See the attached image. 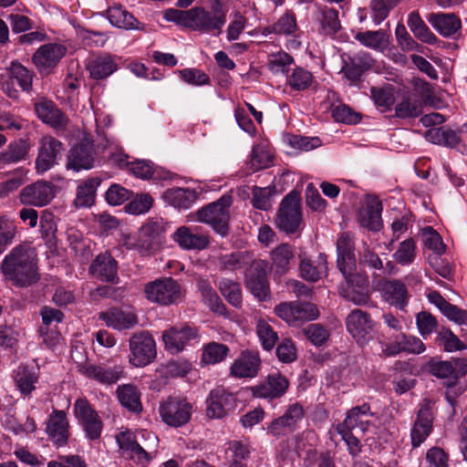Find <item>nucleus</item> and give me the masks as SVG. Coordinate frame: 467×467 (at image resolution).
<instances>
[{
    "label": "nucleus",
    "instance_id": "31",
    "mask_svg": "<svg viewBox=\"0 0 467 467\" xmlns=\"http://www.w3.org/2000/svg\"><path fill=\"white\" fill-rule=\"evenodd\" d=\"M299 271L303 279L308 282H317L327 273V256L320 254L316 261H312L302 254L299 255Z\"/></svg>",
    "mask_w": 467,
    "mask_h": 467
},
{
    "label": "nucleus",
    "instance_id": "7",
    "mask_svg": "<svg viewBox=\"0 0 467 467\" xmlns=\"http://www.w3.org/2000/svg\"><path fill=\"white\" fill-rule=\"evenodd\" d=\"M275 313L290 326L315 320L319 316L317 307L309 302H285L275 307Z\"/></svg>",
    "mask_w": 467,
    "mask_h": 467
},
{
    "label": "nucleus",
    "instance_id": "26",
    "mask_svg": "<svg viewBox=\"0 0 467 467\" xmlns=\"http://www.w3.org/2000/svg\"><path fill=\"white\" fill-rule=\"evenodd\" d=\"M46 431L54 444L58 447L65 445L69 436L65 411L55 410L49 416Z\"/></svg>",
    "mask_w": 467,
    "mask_h": 467
},
{
    "label": "nucleus",
    "instance_id": "41",
    "mask_svg": "<svg viewBox=\"0 0 467 467\" xmlns=\"http://www.w3.org/2000/svg\"><path fill=\"white\" fill-rule=\"evenodd\" d=\"M107 13L109 23L116 27L124 28L126 30L143 29L142 26H140V23L133 16V15L120 5L109 7Z\"/></svg>",
    "mask_w": 467,
    "mask_h": 467
},
{
    "label": "nucleus",
    "instance_id": "34",
    "mask_svg": "<svg viewBox=\"0 0 467 467\" xmlns=\"http://www.w3.org/2000/svg\"><path fill=\"white\" fill-rule=\"evenodd\" d=\"M100 319L103 320L108 327L118 330L129 329L138 323V318L134 313L125 312L117 308L102 312L100 314Z\"/></svg>",
    "mask_w": 467,
    "mask_h": 467
},
{
    "label": "nucleus",
    "instance_id": "46",
    "mask_svg": "<svg viewBox=\"0 0 467 467\" xmlns=\"http://www.w3.org/2000/svg\"><path fill=\"white\" fill-rule=\"evenodd\" d=\"M408 26L414 36L421 42L429 45H434L437 43L438 37L424 23L418 11H413L409 15Z\"/></svg>",
    "mask_w": 467,
    "mask_h": 467
},
{
    "label": "nucleus",
    "instance_id": "16",
    "mask_svg": "<svg viewBox=\"0 0 467 467\" xmlns=\"http://www.w3.org/2000/svg\"><path fill=\"white\" fill-rule=\"evenodd\" d=\"M64 147L62 142L52 136H44L39 141L36 169L38 172L50 170L62 157Z\"/></svg>",
    "mask_w": 467,
    "mask_h": 467
},
{
    "label": "nucleus",
    "instance_id": "40",
    "mask_svg": "<svg viewBox=\"0 0 467 467\" xmlns=\"http://www.w3.org/2000/svg\"><path fill=\"white\" fill-rule=\"evenodd\" d=\"M294 249L288 244H282L271 253L274 272L279 276L285 275L290 269V264L294 260Z\"/></svg>",
    "mask_w": 467,
    "mask_h": 467
},
{
    "label": "nucleus",
    "instance_id": "23",
    "mask_svg": "<svg viewBox=\"0 0 467 467\" xmlns=\"http://www.w3.org/2000/svg\"><path fill=\"white\" fill-rule=\"evenodd\" d=\"M382 204L378 197L366 196L364 203L360 207L358 219L361 226L372 231H377L380 225Z\"/></svg>",
    "mask_w": 467,
    "mask_h": 467
},
{
    "label": "nucleus",
    "instance_id": "18",
    "mask_svg": "<svg viewBox=\"0 0 467 467\" xmlns=\"http://www.w3.org/2000/svg\"><path fill=\"white\" fill-rule=\"evenodd\" d=\"M66 53L67 47L62 44H45L35 52L32 60L40 72H47L57 67Z\"/></svg>",
    "mask_w": 467,
    "mask_h": 467
},
{
    "label": "nucleus",
    "instance_id": "39",
    "mask_svg": "<svg viewBox=\"0 0 467 467\" xmlns=\"http://www.w3.org/2000/svg\"><path fill=\"white\" fill-rule=\"evenodd\" d=\"M101 181L98 177L89 178L77 187L74 205L76 208L90 207L95 202L96 191Z\"/></svg>",
    "mask_w": 467,
    "mask_h": 467
},
{
    "label": "nucleus",
    "instance_id": "22",
    "mask_svg": "<svg viewBox=\"0 0 467 467\" xmlns=\"http://www.w3.org/2000/svg\"><path fill=\"white\" fill-rule=\"evenodd\" d=\"M35 112L44 123L56 130H64L68 119L51 100L41 99L35 103Z\"/></svg>",
    "mask_w": 467,
    "mask_h": 467
},
{
    "label": "nucleus",
    "instance_id": "36",
    "mask_svg": "<svg viewBox=\"0 0 467 467\" xmlns=\"http://www.w3.org/2000/svg\"><path fill=\"white\" fill-rule=\"evenodd\" d=\"M14 381L22 395L29 396L36 389L38 374L33 367L20 365L14 371Z\"/></svg>",
    "mask_w": 467,
    "mask_h": 467
},
{
    "label": "nucleus",
    "instance_id": "53",
    "mask_svg": "<svg viewBox=\"0 0 467 467\" xmlns=\"http://www.w3.org/2000/svg\"><path fill=\"white\" fill-rule=\"evenodd\" d=\"M218 288L230 305L237 308L241 307L243 299L239 283L229 278H223L218 283Z\"/></svg>",
    "mask_w": 467,
    "mask_h": 467
},
{
    "label": "nucleus",
    "instance_id": "4",
    "mask_svg": "<svg viewBox=\"0 0 467 467\" xmlns=\"http://www.w3.org/2000/svg\"><path fill=\"white\" fill-rule=\"evenodd\" d=\"M302 223V211L299 195L290 192L281 202L275 219L279 230L286 234L298 232Z\"/></svg>",
    "mask_w": 467,
    "mask_h": 467
},
{
    "label": "nucleus",
    "instance_id": "57",
    "mask_svg": "<svg viewBox=\"0 0 467 467\" xmlns=\"http://www.w3.org/2000/svg\"><path fill=\"white\" fill-rule=\"evenodd\" d=\"M229 348L226 345L211 342L203 348L202 361L205 364H216L223 361L228 355Z\"/></svg>",
    "mask_w": 467,
    "mask_h": 467
},
{
    "label": "nucleus",
    "instance_id": "10",
    "mask_svg": "<svg viewBox=\"0 0 467 467\" xmlns=\"http://www.w3.org/2000/svg\"><path fill=\"white\" fill-rule=\"evenodd\" d=\"M74 415L89 440L100 437L103 423L97 411L86 399H78L74 403Z\"/></svg>",
    "mask_w": 467,
    "mask_h": 467
},
{
    "label": "nucleus",
    "instance_id": "2",
    "mask_svg": "<svg viewBox=\"0 0 467 467\" xmlns=\"http://www.w3.org/2000/svg\"><path fill=\"white\" fill-rule=\"evenodd\" d=\"M232 196L223 194L216 202L207 204L197 212L198 220L212 226L213 231L224 237L229 233Z\"/></svg>",
    "mask_w": 467,
    "mask_h": 467
},
{
    "label": "nucleus",
    "instance_id": "11",
    "mask_svg": "<svg viewBox=\"0 0 467 467\" xmlns=\"http://www.w3.org/2000/svg\"><path fill=\"white\" fill-rule=\"evenodd\" d=\"M375 322L370 315L361 309H353L346 318V328L356 342L366 345L372 338Z\"/></svg>",
    "mask_w": 467,
    "mask_h": 467
},
{
    "label": "nucleus",
    "instance_id": "38",
    "mask_svg": "<svg viewBox=\"0 0 467 467\" xmlns=\"http://www.w3.org/2000/svg\"><path fill=\"white\" fill-rule=\"evenodd\" d=\"M355 39L362 46L376 51H384L389 45V35L384 29L358 32L355 35Z\"/></svg>",
    "mask_w": 467,
    "mask_h": 467
},
{
    "label": "nucleus",
    "instance_id": "48",
    "mask_svg": "<svg viewBox=\"0 0 467 467\" xmlns=\"http://www.w3.org/2000/svg\"><path fill=\"white\" fill-rule=\"evenodd\" d=\"M317 18L325 35L333 36L341 27L338 12L335 8L319 7L317 12Z\"/></svg>",
    "mask_w": 467,
    "mask_h": 467
},
{
    "label": "nucleus",
    "instance_id": "49",
    "mask_svg": "<svg viewBox=\"0 0 467 467\" xmlns=\"http://www.w3.org/2000/svg\"><path fill=\"white\" fill-rule=\"evenodd\" d=\"M116 441L120 450L130 456V459L140 464L138 432L130 431H120L116 435Z\"/></svg>",
    "mask_w": 467,
    "mask_h": 467
},
{
    "label": "nucleus",
    "instance_id": "13",
    "mask_svg": "<svg viewBox=\"0 0 467 467\" xmlns=\"http://www.w3.org/2000/svg\"><path fill=\"white\" fill-rule=\"evenodd\" d=\"M197 338V329L188 325L171 327L162 333L165 349L172 355L179 354Z\"/></svg>",
    "mask_w": 467,
    "mask_h": 467
},
{
    "label": "nucleus",
    "instance_id": "58",
    "mask_svg": "<svg viewBox=\"0 0 467 467\" xmlns=\"http://www.w3.org/2000/svg\"><path fill=\"white\" fill-rule=\"evenodd\" d=\"M256 334L265 350H271L278 340L277 333L273 329L270 324L260 319L256 323Z\"/></svg>",
    "mask_w": 467,
    "mask_h": 467
},
{
    "label": "nucleus",
    "instance_id": "28",
    "mask_svg": "<svg viewBox=\"0 0 467 467\" xmlns=\"http://www.w3.org/2000/svg\"><path fill=\"white\" fill-rule=\"evenodd\" d=\"M89 272L97 279L114 282L118 278L117 262L109 254H100L91 263Z\"/></svg>",
    "mask_w": 467,
    "mask_h": 467
},
{
    "label": "nucleus",
    "instance_id": "32",
    "mask_svg": "<svg viewBox=\"0 0 467 467\" xmlns=\"http://www.w3.org/2000/svg\"><path fill=\"white\" fill-rule=\"evenodd\" d=\"M87 68L92 78L103 79L117 70L118 64L115 57L103 55L90 58L87 64Z\"/></svg>",
    "mask_w": 467,
    "mask_h": 467
},
{
    "label": "nucleus",
    "instance_id": "15",
    "mask_svg": "<svg viewBox=\"0 0 467 467\" xmlns=\"http://www.w3.org/2000/svg\"><path fill=\"white\" fill-rule=\"evenodd\" d=\"M433 411L429 400H424L417 412L416 419L410 430V440L413 448H418L432 431Z\"/></svg>",
    "mask_w": 467,
    "mask_h": 467
},
{
    "label": "nucleus",
    "instance_id": "52",
    "mask_svg": "<svg viewBox=\"0 0 467 467\" xmlns=\"http://www.w3.org/2000/svg\"><path fill=\"white\" fill-rule=\"evenodd\" d=\"M422 103L414 94H407L395 107V116L400 119L415 118L421 112Z\"/></svg>",
    "mask_w": 467,
    "mask_h": 467
},
{
    "label": "nucleus",
    "instance_id": "17",
    "mask_svg": "<svg viewBox=\"0 0 467 467\" xmlns=\"http://www.w3.org/2000/svg\"><path fill=\"white\" fill-rule=\"evenodd\" d=\"M55 197L52 183L37 181L22 189L20 201L23 204L42 207L48 204Z\"/></svg>",
    "mask_w": 467,
    "mask_h": 467
},
{
    "label": "nucleus",
    "instance_id": "5",
    "mask_svg": "<svg viewBox=\"0 0 467 467\" xmlns=\"http://www.w3.org/2000/svg\"><path fill=\"white\" fill-rule=\"evenodd\" d=\"M192 405L182 397H170L159 408L162 421L174 428L187 424L192 415Z\"/></svg>",
    "mask_w": 467,
    "mask_h": 467
},
{
    "label": "nucleus",
    "instance_id": "56",
    "mask_svg": "<svg viewBox=\"0 0 467 467\" xmlns=\"http://www.w3.org/2000/svg\"><path fill=\"white\" fill-rule=\"evenodd\" d=\"M436 342L446 352H454L467 348L465 343L453 334L451 329L445 327L437 332Z\"/></svg>",
    "mask_w": 467,
    "mask_h": 467
},
{
    "label": "nucleus",
    "instance_id": "3",
    "mask_svg": "<svg viewBox=\"0 0 467 467\" xmlns=\"http://www.w3.org/2000/svg\"><path fill=\"white\" fill-rule=\"evenodd\" d=\"M144 294L151 303L170 306L181 300L182 289L175 279L161 277L147 283L144 286Z\"/></svg>",
    "mask_w": 467,
    "mask_h": 467
},
{
    "label": "nucleus",
    "instance_id": "1",
    "mask_svg": "<svg viewBox=\"0 0 467 467\" xmlns=\"http://www.w3.org/2000/svg\"><path fill=\"white\" fill-rule=\"evenodd\" d=\"M0 269L5 279L19 287H27L38 282L40 275L35 249L21 244L4 257Z\"/></svg>",
    "mask_w": 467,
    "mask_h": 467
},
{
    "label": "nucleus",
    "instance_id": "29",
    "mask_svg": "<svg viewBox=\"0 0 467 467\" xmlns=\"http://www.w3.org/2000/svg\"><path fill=\"white\" fill-rule=\"evenodd\" d=\"M380 291L391 306L403 309L408 303V289L400 280H386L381 284Z\"/></svg>",
    "mask_w": 467,
    "mask_h": 467
},
{
    "label": "nucleus",
    "instance_id": "24",
    "mask_svg": "<svg viewBox=\"0 0 467 467\" xmlns=\"http://www.w3.org/2000/svg\"><path fill=\"white\" fill-rule=\"evenodd\" d=\"M427 20L443 37H451L462 28V20L454 13H431Z\"/></svg>",
    "mask_w": 467,
    "mask_h": 467
},
{
    "label": "nucleus",
    "instance_id": "37",
    "mask_svg": "<svg viewBox=\"0 0 467 467\" xmlns=\"http://www.w3.org/2000/svg\"><path fill=\"white\" fill-rule=\"evenodd\" d=\"M370 415V407L368 404H363L351 409L340 426L350 430H359L365 432L368 430L370 423L368 417Z\"/></svg>",
    "mask_w": 467,
    "mask_h": 467
},
{
    "label": "nucleus",
    "instance_id": "54",
    "mask_svg": "<svg viewBox=\"0 0 467 467\" xmlns=\"http://www.w3.org/2000/svg\"><path fill=\"white\" fill-rule=\"evenodd\" d=\"M16 234V221L8 215H0V254L13 244Z\"/></svg>",
    "mask_w": 467,
    "mask_h": 467
},
{
    "label": "nucleus",
    "instance_id": "64",
    "mask_svg": "<svg viewBox=\"0 0 467 467\" xmlns=\"http://www.w3.org/2000/svg\"><path fill=\"white\" fill-rule=\"evenodd\" d=\"M422 238L424 245L432 250L434 254H441L445 251V244H443L440 234L431 226L422 229Z\"/></svg>",
    "mask_w": 467,
    "mask_h": 467
},
{
    "label": "nucleus",
    "instance_id": "30",
    "mask_svg": "<svg viewBox=\"0 0 467 467\" xmlns=\"http://www.w3.org/2000/svg\"><path fill=\"white\" fill-rule=\"evenodd\" d=\"M337 266L341 274H348L349 271L356 270V260L354 255V246L350 236L343 234L337 240Z\"/></svg>",
    "mask_w": 467,
    "mask_h": 467
},
{
    "label": "nucleus",
    "instance_id": "62",
    "mask_svg": "<svg viewBox=\"0 0 467 467\" xmlns=\"http://www.w3.org/2000/svg\"><path fill=\"white\" fill-rule=\"evenodd\" d=\"M415 249L416 244L413 239L404 240L393 254V258L401 265H410L416 256Z\"/></svg>",
    "mask_w": 467,
    "mask_h": 467
},
{
    "label": "nucleus",
    "instance_id": "43",
    "mask_svg": "<svg viewBox=\"0 0 467 467\" xmlns=\"http://www.w3.org/2000/svg\"><path fill=\"white\" fill-rule=\"evenodd\" d=\"M117 397L119 403L130 411L139 413L142 410L140 393L132 384H123L118 387Z\"/></svg>",
    "mask_w": 467,
    "mask_h": 467
},
{
    "label": "nucleus",
    "instance_id": "55",
    "mask_svg": "<svg viewBox=\"0 0 467 467\" xmlns=\"http://www.w3.org/2000/svg\"><path fill=\"white\" fill-rule=\"evenodd\" d=\"M128 171L136 178L141 180H157L161 178L159 170L150 161L136 160L134 161H130Z\"/></svg>",
    "mask_w": 467,
    "mask_h": 467
},
{
    "label": "nucleus",
    "instance_id": "12",
    "mask_svg": "<svg viewBox=\"0 0 467 467\" xmlns=\"http://www.w3.org/2000/svg\"><path fill=\"white\" fill-rule=\"evenodd\" d=\"M346 280V285L341 287V296L358 306H365L370 300L368 292V280L366 275L349 271L342 274Z\"/></svg>",
    "mask_w": 467,
    "mask_h": 467
},
{
    "label": "nucleus",
    "instance_id": "63",
    "mask_svg": "<svg viewBox=\"0 0 467 467\" xmlns=\"http://www.w3.org/2000/svg\"><path fill=\"white\" fill-rule=\"evenodd\" d=\"M153 198L149 193L137 194L126 206L127 212L131 214H142L150 210Z\"/></svg>",
    "mask_w": 467,
    "mask_h": 467
},
{
    "label": "nucleus",
    "instance_id": "8",
    "mask_svg": "<svg viewBox=\"0 0 467 467\" xmlns=\"http://www.w3.org/2000/svg\"><path fill=\"white\" fill-rule=\"evenodd\" d=\"M130 362L135 367H144L156 358V343L147 331L133 334L130 338Z\"/></svg>",
    "mask_w": 467,
    "mask_h": 467
},
{
    "label": "nucleus",
    "instance_id": "45",
    "mask_svg": "<svg viewBox=\"0 0 467 467\" xmlns=\"http://www.w3.org/2000/svg\"><path fill=\"white\" fill-rule=\"evenodd\" d=\"M370 93L376 106L382 111H388L395 103L398 89L392 84H384L379 87H372Z\"/></svg>",
    "mask_w": 467,
    "mask_h": 467
},
{
    "label": "nucleus",
    "instance_id": "51",
    "mask_svg": "<svg viewBox=\"0 0 467 467\" xmlns=\"http://www.w3.org/2000/svg\"><path fill=\"white\" fill-rule=\"evenodd\" d=\"M298 30L296 15L293 11L289 10L285 11L275 24L265 28V31L268 33L285 36H296Z\"/></svg>",
    "mask_w": 467,
    "mask_h": 467
},
{
    "label": "nucleus",
    "instance_id": "27",
    "mask_svg": "<svg viewBox=\"0 0 467 467\" xmlns=\"http://www.w3.org/2000/svg\"><path fill=\"white\" fill-rule=\"evenodd\" d=\"M94 150L90 143H79L74 146L68 155L67 167L76 171L91 169L94 165Z\"/></svg>",
    "mask_w": 467,
    "mask_h": 467
},
{
    "label": "nucleus",
    "instance_id": "14",
    "mask_svg": "<svg viewBox=\"0 0 467 467\" xmlns=\"http://www.w3.org/2000/svg\"><path fill=\"white\" fill-rule=\"evenodd\" d=\"M267 262L253 261L246 275V286L261 301L270 299L269 283L266 277Z\"/></svg>",
    "mask_w": 467,
    "mask_h": 467
},
{
    "label": "nucleus",
    "instance_id": "33",
    "mask_svg": "<svg viewBox=\"0 0 467 467\" xmlns=\"http://www.w3.org/2000/svg\"><path fill=\"white\" fill-rule=\"evenodd\" d=\"M198 198V192L189 188H171L164 192L165 201L179 210H188Z\"/></svg>",
    "mask_w": 467,
    "mask_h": 467
},
{
    "label": "nucleus",
    "instance_id": "61",
    "mask_svg": "<svg viewBox=\"0 0 467 467\" xmlns=\"http://www.w3.org/2000/svg\"><path fill=\"white\" fill-rule=\"evenodd\" d=\"M430 373L439 379H448L453 383L457 379L453 365L450 361L431 360L428 363Z\"/></svg>",
    "mask_w": 467,
    "mask_h": 467
},
{
    "label": "nucleus",
    "instance_id": "35",
    "mask_svg": "<svg viewBox=\"0 0 467 467\" xmlns=\"http://www.w3.org/2000/svg\"><path fill=\"white\" fill-rule=\"evenodd\" d=\"M31 143L27 139H18L11 141L6 149L0 152L3 163H16L27 160Z\"/></svg>",
    "mask_w": 467,
    "mask_h": 467
},
{
    "label": "nucleus",
    "instance_id": "59",
    "mask_svg": "<svg viewBox=\"0 0 467 467\" xmlns=\"http://www.w3.org/2000/svg\"><path fill=\"white\" fill-rule=\"evenodd\" d=\"M292 64L293 57L283 51L271 54L268 58L269 69L275 74L282 73L287 76Z\"/></svg>",
    "mask_w": 467,
    "mask_h": 467
},
{
    "label": "nucleus",
    "instance_id": "19",
    "mask_svg": "<svg viewBox=\"0 0 467 467\" xmlns=\"http://www.w3.org/2000/svg\"><path fill=\"white\" fill-rule=\"evenodd\" d=\"M173 241L183 250H204L210 244V237L197 227L180 226L172 235Z\"/></svg>",
    "mask_w": 467,
    "mask_h": 467
},
{
    "label": "nucleus",
    "instance_id": "21",
    "mask_svg": "<svg viewBox=\"0 0 467 467\" xmlns=\"http://www.w3.org/2000/svg\"><path fill=\"white\" fill-rule=\"evenodd\" d=\"M80 372L88 379L99 384L111 385L121 378L123 369L120 366L88 363L80 368Z\"/></svg>",
    "mask_w": 467,
    "mask_h": 467
},
{
    "label": "nucleus",
    "instance_id": "50",
    "mask_svg": "<svg viewBox=\"0 0 467 467\" xmlns=\"http://www.w3.org/2000/svg\"><path fill=\"white\" fill-rule=\"evenodd\" d=\"M10 78L13 83L26 92H29L32 88L34 72L26 68L18 61H13L8 68Z\"/></svg>",
    "mask_w": 467,
    "mask_h": 467
},
{
    "label": "nucleus",
    "instance_id": "44",
    "mask_svg": "<svg viewBox=\"0 0 467 467\" xmlns=\"http://www.w3.org/2000/svg\"><path fill=\"white\" fill-rule=\"evenodd\" d=\"M139 449L141 451L140 455V464L150 462L157 452L159 439L157 435L146 430L138 431Z\"/></svg>",
    "mask_w": 467,
    "mask_h": 467
},
{
    "label": "nucleus",
    "instance_id": "47",
    "mask_svg": "<svg viewBox=\"0 0 467 467\" xmlns=\"http://www.w3.org/2000/svg\"><path fill=\"white\" fill-rule=\"evenodd\" d=\"M314 82L312 72L302 67H296L290 74L286 76L285 84L294 91H304L308 89Z\"/></svg>",
    "mask_w": 467,
    "mask_h": 467
},
{
    "label": "nucleus",
    "instance_id": "60",
    "mask_svg": "<svg viewBox=\"0 0 467 467\" xmlns=\"http://www.w3.org/2000/svg\"><path fill=\"white\" fill-rule=\"evenodd\" d=\"M399 0H372L370 3L371 18L375 25H379L395 7Z\"/></svg>",
    "mask_w": 467,
    "mask_h": 467
},
{
    "label": "nucleus",
    "instance_id": "6",
    "mask_svg": "<svg viewBox=\"0 0 467 467\" xmlns=\"http://www.w3.org/2000/svg\"><path fill=\"white\" fill-rule=\"evenodd\" d=\"M225 22L226 15L220 8H215L212 12L203 7L190 9L188 27L192 30L219 35Z\"/></svg>",
    "mask_w": 467,
    "mask_h": 467
},
{
    "label": "nucleus",
    "instance_id": "25",
    "mask_svg": "<svg viewBox=\"0 0 467 467\" xmlns=\"http://www.w3.org/2000/svg\"><path fill=\"white\" fill-rule=\"evenodd\" d=\"M260 363L258 353L244 351L231 366L230 373L233 377L238 379L254 378L259 371Z\"/></svg>",
    "mask_w": 467,
    "mask_h": 467
},
{
    "label": "nucleus",
    "instance_id": "9",
    "mask_svg": "<svg viewBox=\"0 0 467 467\" xmlns=\"http://www.w3.org/2000/svg\"><path fill=\"white\" fill-rule=\"evenodd\" d=\"M165 223L161 218L149 219L138 232L140 254L150 255L160 249L164 241Z\"/></svg>",
    "mask_w": 467,
    "mask_h": 467
},
{
    "label": "nucleus",
    "instance_id": "20",
    "mask_svg": "<svg viewBox=\"0 0 467 467\" xmlns=\"http://www.w3.org/2000/svg\"><path fill=\"white\" fill-rule=\"evenodd\" d=\"M234 396L223 387L213 389L206 399V414L212 419H221L233 408Z\"/></svg>",
    "mask_w": 467,
    "mask_h": 467
},
{
    "label": "nucleus",
    "instance_id": "42",
    "mask_svg": "<svg viewBox=\"0 0 467 467\" xmlns=\"http://www.w3.org/2000/svg\"><path fill=\"white\" fill-rule=\"evenodd\" d=\"M254 261L249 252H233L221 254L217 258L218 267L221 271L234 272L243 269Z\"/></svg>",
    "mask_w": 467,
    "mask_h": 467
}]
</instances>
